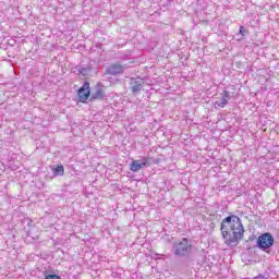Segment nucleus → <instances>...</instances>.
I'll return each instance as SVG.
<instances>
[{"label": "nucleus", "instance_id": "1", "mask_svg": "<svg viewBox=\"0 0 279 279\" xmlns=\"http://www.w3.org/2000/svg\"><path fill=\"white\" fill-rule=\"evenodd\" d=\"M220 231L228 247H236L239 242L243 241V234H245L243 222L236 215L226 217L221 222Z\"/></svg>", "mask_w": 279, "mask_h": 279}, {"label": "nucleus", "instance_id": "2", "mask_svg": "<svg viewBox=\"0 0 279 279\" xmlns=\"http://www.w3.org/2000/svg\"><path fill=\"white\" fill-rule=\"evenodd\" d=\"M172 252L174 256H178L179 258H189L193 252V244L189 239L183 238L181 241L173 243Z\"/></svg>", "mask_w": 279, "mask_h": 279}, {"label": "nucleus", "instance_id": "3", "mask_svg": "<svg viewBox=\"0 0 279 279\" xmlns=\"http://www.w3.org/2000/svg\"><path fill=\"white\" fill-rule=\"evenodd\" d=\"M274 235H271V233H263L257 238L256 247L262 250V252H267V250L274 247Z\"/></svg>", "mask_w": 279, "mask_h": 279}, {"label": "nucleus", "instance_id": "4", "mask_svg": "<svg viewBox=\"0 0 279 279\" xmlns=\"http://www.w3.org/2000/svg\"><path fill=\"white\" fill-rule=\"evenodd\" d=\"M143 167H149V158L142 157L141 160H133L130 165V169L136 173V171H141Z\"/></svg>", "mask_w": 279, "mask_h": 279}, {"label": "nucleus", "instance_id": "5", "mask_svg": "<svg viewBox=\"0 0 279 279\" xmlns=\"http://www.w3.org/2000/svg\"><path fill=\"white\" fill-rule=\"evenodd\" d=\"M77 96L83 104L90 97V83L85 82L78 89Z\"/></svg>", "mask_w": 279, "mask_h": 279}, {"label": "nucleus", "instance_id": "6", "mask_svg": "<svg viewBox=\"0 0 279 279\" xmlns=\"http://www.w3.org/2000/svg\"><path fill=\"white\" fill-rule=\"evenodd\" d=\"M125 71V65L113 63L107 66L106 72L108 75H121Z\"/></svg>", "mask_w": 279, "mask_h": 279}, {"label": "nucleus", "instance_id": "7", "mask_svg": "<svg viewBox=\"0 0 279 279\" xmlns=\"http://www.w3.org/2000/svg\"><path fill=\"white\" fill-rule=\"evenodd\" d=\"M143 86H145V82H143V80L131 78L132 93H141V90H143Z\"/></svg>", "mask_w": 279, "mask_h": 279}, {"label": "nucleus", "instance_id": "8", "mask_svg": "<svg viewBox=\"0 0 279 279\" xmlns=\"http://www.w3.org/2000/svg\"><path fill=\"white\" fill-rule=\"evenodd\" d=\"M228 101H230V92L225 90L222 93L221 99L217 100L215 102V106H218V108H226V106H228Z\"/></svg>", "mask_w": 279, "mask_h": 279}, {"label": "nucleus", "instance_id": "9", "mask_svg": "<svg viewBox=\"0 0 279 279\" xmlns=\"http://www.w3.org/2000/svg\"><path fill=\"white\" fill-rule=\"evenodd\" d=\"M104 97H106V92L101 87H97L95 93L92 94V99H104Z\"/></svg>", "mask_w": 279, "mask_h": 279}, {"label": "nucleus", "instance_id": "10", "mask_svg": "<svg viewBox=\"0 0 279 279\" xmlns=\"http://www.w3.org/2000/svg\"><path fill=\"white\" fill-rule=\"evenodd\" d=\"M90 73H93V68L92 66H85V68H80L78 69V75H82L83 77L90 76Z\"/></svg>", "mask_w": 279, "mask_h": 279}, {"label": "nucleus", "instance_id": "11", "mask_svg": "<svg viewBox=\"0 0 279 279\" xmlns=\"http://www.w3.org/2000/svg\"><path fill=\"white\" fill-rule=\"evenodd\" d=\"M53 175H64V166H57L52 170Z\"/></svg>", "mask_w": 279, "mask_h": 279}, {"label": "nucleus", "instance_id": "12", "mask_svg": "<svg viewBox=\"0 0 279 279\" xmlns=\"http://www.w3.org/2000/svg\"><path fill=\"white\" fill-rule=\"evenodd\" d=\"M267 275H258L256 277H254L253 279H267Z\"/></svg>", "mask_w": 279, "mask_h": 279}, {"label": "nucleus", "instance_id": "13", "mask_svg": "<svg viewBox=\"0 0 279 279\" xmlns=\"http://www.w3.org/2000/svg\"><path fill=\"white\" fill-rule=\"evenodd\" d=\"M240 34H242V36H245V27L240 26Z\"/></svg>", "mask_w": 279, "mask_h": 279}]
</instances>
